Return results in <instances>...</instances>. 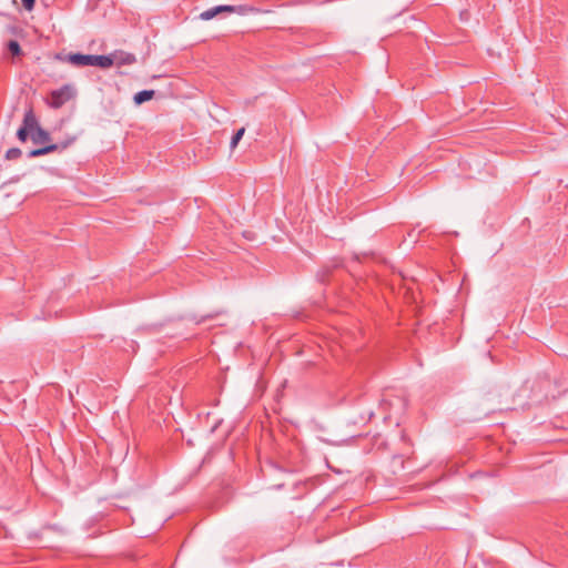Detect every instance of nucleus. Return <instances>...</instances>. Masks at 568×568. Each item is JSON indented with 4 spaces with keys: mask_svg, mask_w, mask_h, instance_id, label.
I'll use <instances>...</instances> for the list:
<instances>
[{
    "mask_svg": "<svg viewBox=\"0 0 568 568\" xmlns=\"http://www.w3.org/2000/svg\"><path fill=\"white\" fill-rule=\"evenodd\" d=\"M57 60L68 62L74 67H99L101 69H109L113 65V58L111 55H97L83 53H58Z\"/></svg>",
    "mask_w": 568,
    "mask_h": 568,
    "instance_id": "1",
    "label": "nucleus"
},
{
    "mask_svg": "<svg viewBox=\"0 0 568 568\" xmlns=\"http://www.w3.org/2000/svg\"><path fill=\"white\" fill-rule=\"evenodd\" d=\"M253 9L247 6H216L213 8H210L207 10H204L200 13V19L202 20H211L219 14L222 13H237V14H246L247 12L252 11Z\"/></svg>",
    "mask_w": 568,
    "mask_h": 568,
    "instance_id": "2",
    "label": "nucleus"
},
{
    "mask_svg": "<svg viewBox=\"0 0 568 568\" xmlns=\"http://www.w3.org/2000/svg\"><path fill=\"white\" fill-rule=\"evenodd\" d=\"M70 99L69 87H63L54 90L51 93V106L58 109L62 106Z\"/></svg>",
    "mask_w": 568,
    "mask_h": 568,
    "instance_id": "3",
    "label": "nucleus"
},
{
    "mask_svg": "<svg viewBox=\"0 0 568 568\" xmlns=\"http://www.w3.org/2000/svg\"><path fill=\"white\" fill-rule=\"evenodd\" d=\"M110 55L113 58V64L116 63L119 67L131 65L136 62L135 55L130 52L115 51Z\"/></svg>",
    "mask_w": 568,
    "mask_h": 568,
    "instance_id": "4",
    "label": "nucleus"
},
{
    "mask_svg": "<svg viewBox=\"0 0 568 568\" xmlns=\"http://www.w3.org/2000/svg\"><path fill=\"white\" fill-rule=\"evenodd\" d=\"M21 126L26 128V130L30 132V135L40 128V124L31 109L26 112Z\"/></svg>",
    "mask_w": 568,
    "mask_h": 568,
    "instance_id": "5",
    "label": "nucleus"
},
{
    "mask_svg": "<svg viewBox=\"0 0 568 568\" xmlns=\"http://www.w3.org/2000/svg\"><path fill=\"white\" fill-rule=\"evenodd\" d=\"M30 139L34 144H45L51 141L50 133L41 126L37 129V131L32 132Z\"/></svg>",
    "mask_w": 568,
    "mask_h": 568,
    "instance_id": "6",
    "label": "nucleus"
},
{
    "mask_svg": "<svg viewBox=\"0 0 568 568\" xmlns=\"http://www.w3.org/2000/svg\"><path fill=\"white\" fill-rule=\"evenodd\" d=\"M59 149V145H55V144H48L43 148H39V149H33L31 150L29 153H28V158L30 159H33V158H39V156H42V155H45V154H49V153H52L54 151H57Z\"/></svg>",
    "mask_w": 568,
    "mask_h": 568,
    "instance_id": "7",
    "label": "nucleus"
},
{
    "mask_svg": "<svg viewBox=\"0 0 568 568\" xmlns=\"http://www.w3.org/2000/svg\"><path fill=\"white\" fill-rule=\"evenodd\" d=\"M154 90H142L134 94L133 101L135 104L140 105L154 97Z\"/></svg>",
    "mask_w": 568,
    "mask_h": 568,
    "instance_id": "8",
    "label": "nucleus"
},
{
    "mask_svg": "<svg viewBox=\"0 0 568 568\" xmlns=\"http://www.w3.org/2000/svg\"><path fill=\"white\" fill-rule=\"evenodd\" d=\"M244 132H245V129L244 128H241L239 129L234 135L232 136L231 139V143H230V146L231 149H235L236 145L239 144V142L241 141V139L243 138L244 135Z\"/></svg>",
    "mask_w": 568,
    "mask_h": 568,
    "instance_id": "9",
    "label": "nucleus"
},
{
    "mask_svg": "<svg viewBox=\"0 0 568 568\" xmlns=\"http://www.w3.org/2000/svg\"><path fill=\"white\" fill-rule=\"evenodd\" d=\"M22 155V152L19 148H11L6 152L7 160H18Z\"/></svg>",
    "mask_w": 568,
    "mask_h": 568,
    "instance_id": "10",
    "label": "nucleus"
},
{
    "mask_svg": "<svg viewBox=\"0 0 568 568\" xmlns=\"http://www.w3.org/2000/svg\"><path fill=\"white\" fill-rule=\"evenodd\" d=\"M8 49L12 55H19L21 53L20 44L14 40L8 43Z\"/></svg>",
    "mask_w": 568,
    "mask_h": 568,
    "instance_id": "11",
    "label": "nucleus"
},
{
    "mask_svg": "<svg viewBox=\"0 0 568 568\" xmlns=\"http://www.w3.org/2000/svg\"><path fill=\"white\" fill-rule=\"evenodd\" d=\"M28 136H30V132L28 130H26V128L20 126L19 130L17 131V138L21 142H26Z\"/></svg>",
    "mask_w": 568,
    "mask_h": 568,
    "instance_id": "12",
    "label": "nucleus"
},
{
    "mask_svg": "<svg viewBox=\"0 0 568 568\" xmlns=\"http://www.w3.org/2000/svg\"><path fill=\"white\" fill-rule=\"evenodd\" d=\"M75 141V138H70L65 141H62L60 143H54L55 145H59V149L58 150H65L67 148H69L73 142Z\"/></svg>",
    "mask_w": 568,
    "mask_h": 568,
    "instance_id": "13",
    "label": "nucleus"
},
{
    "mask_svg": "<svg viewBox=\"0 0 568 568\" xmlns=\"http://www.w3.org/2000/svg\"><path fill=\"white\" fill-rule=\"evenodd\" d=\"M21 2L26 10L31 11L34 7L36 0H21Z\"/></svg>",
    "mask_w": 568,
    "mask_h": 568,
    "instance_id": "14",
    "label": "nucleus"
},
{
    "mask_svg": "<svg viewBox=\"0 0 568 568\" xmlns=\"http://www.w3.org/2000/svg\"><path fill=\"white\" fill-rule=\"evenodd\" d=\"M460 19H462L463 21H467V20H468V13H467V11H462V12H460Z\"/></svg>",
    "mask_w": 568,
    "mask_h": 568,
    "instance_id": "15",
    "label": "nucleus"
},
{
    "mask_svg": "<svg viewBox=\"0 0 568 568\" xmlns=\"http://www.w3.org/2000/svg\"><path fill=\"white\" fill-rule=\"evenodd\" d=\"M509 407H504V406H500L498 407V410H504V409H508Z\"/></svg>",
    "mask_w": 568,
    "mask_h": 568,
    "instance_id": "16",
    "label": "nucleus"
}]
</instances>
